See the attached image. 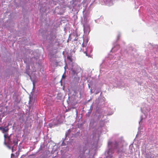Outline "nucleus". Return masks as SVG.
I'll return each instance as SVG.
<instances>
[{
    "label": "nucleus",
    "instance_id": "obj_1",
    "mask_svg": "<svg viewBox=\"0 0 158 158\" xmlns=\"http://www.w3.org/2000/svg\"><path fill=\"white\" fill-rule=\"evenodd\" d=\"M18 141V140L17 136H14L13 137V141L14 143V145L11 148V150L13 152L16 150Z\"/></svg>",
    "mask_w": 158,
    "mask_h": 158
},
{
    "label": "nucleus",
    "instance_id": "obj_2",
    "mask_svg": "<svg viewBox=\"0 0 158 158\" xmlns=\"http://www.w3.org/2000/svg\"><path fill=\"white\" fill-rule=\"evenodd\" d=\"M4 137L5 138L4 143L6 144V141H7L8 144H10V143L11 142L10 137H11V136H8V134H4Z\"/></svg>",
    "mask_w": 158,
    "mask_h": 158
},
{
    "label": "nucleus",
    "instance_id": "obj_3",
    "mask_svg": "<svg viewBox=\"0 0 158 158\" xmlns=\"http://www.w3.org/2000/svg\"><path fill=\"white\" fill-rule=\"evenodd\" d=\"M9 125H8L6 127H0V130L2 131V132L5 134H7V132L8 131H9V128H8Z\"/></svg>",
    "mask_w": 158,
    "mask_h": 158
},
{
    "label": "nucleus",
    "instance_id": "obj_4",
    "mask_svg": "<svg viewBox=\"0 0 158 158\" xmlns=\"http://www.w3.org/2000/svg\"><path fill=\"white\" fill-rule=\"evenodd\" d=\"M90 49V53L92 52V48L90 47L87 48V49L86 50V51L84 52V53H85L86 55V56H88V57L90 56V55L89 54L88 55V53L89 52V50Z\"/></svg>",
    "mask_w": 158,
    "mask_h": 158
},
{
    "label": "nucleus",
    "instance_id": "obj_5",
    "mask_svg": "<svg viewBox=\"0 0 158 158\" xmlns=\"http://www.w3.org/2000/svg\"><path fill=\"white\" fill-rule=\"evenodd\" d=\"M88 40H84L82 44V46L83 47H86L87 45L88 42Z\"/></svg>",
    "mask_w": 158,
    "mask_h": 158
},
{
    "label": "nucleus",
    "instance_id": "obj_6",
    "mask_svg": "<svg viewBox=\"0 0 158 158\" xmlns=\"http://www.w3.org/2000/svg\"><path fill=\"white\" fill-rule=\"evenodd\" d=\"M67 59L69 60L71 62H72L73 61L72 58V56H67Z\"/></svg>",
    "mask_w": 158,
    "mask_h": 158
},
{
    "label": "nucleus",
    "instance_id": "obj_7",
    "mask_svg": "<svg viewBox=\"0 0 158 158\" xmlns=\"http://www.w3.org/2000/svg\"><path fill=\"white\" fill-rule=\"evenodd\" d=\"M118 143L117 142H115V143H114V145L115 146V147L116 148H117L118 147Z\"/></svg>",
    "mask_w": 158,
    "mask_h": 158
},
{
    "label": "nucleus",
    "instance_id": "obj_8",
    "mask_svg": "<svg viewBox=\"0 0 158 158\" xmlns=\"http://www.w3.org/2000/svg\"><path fill=\"white\" fill-rule=\"evenodd\" d=\"M110 153L112 154L113 153V152H112V151L111 149H109L107 153L108 155H110Z\"/></svg>",
    "mask_w": 158,
    "mask_h": 158
},
{
    "label": "nucleus",
    "instance_id": "obj_9",
    "mask_svg": "<svg viewBox=\"0 0 158 158\" xmlns=\"http://www.w3.org/2000/svg\"><path fill=\"white\" fill-rule=\"evenodd\" d=\"M11 158H14L15 157V155L13 153L11 154Z\"/></svg>",
    "mask_w": 158,
    "mask_h": 158
},
{
    "label": "nucleus",
    "instance_id": "obj_10",
    "mask_svg": "<svg viewBox=\"0 0 158 158\" xmlns=\"http://www.w3.org/2000/svg\"><path fill=\"white\" fill-rule=\"evenodd\" d=\"M32 83L33 84V86H34L35 84V82L34 81H32Z\"/></svg>",
    "mask_w": 158,
    "mask_h": 158
},
{
    "label": "nucleus",
    "instance_id": "obj_11",
    "mask_svg": "<svg viewBox=\"0 0 158 158\" xmlns=\"http://www.w3.org/2000/svg\"><path fill=\"white\" fill-rule=\"evenodd\" d=\"M80 158H85V156L83 155L81 156H80Z\"/></svg>",
    "mask_w": 158,
    "mask_h": 158
},
{
    "label": "nucleus",
    "instance_id": "obj_12",
    "mask_svg": "<svg viewBox=\"0 0 158 158\" xmlns=\"http://www.w3.org/2000/svg\"><path fill=\"white\" fill-rule=\"evenodd\" d=\"M7 147H8V148L9 149H11V147H10V146L9 145H8L7 146Z\"/></svg>",
    "mask_w": 158,
    "mask_h": 158
},
{
    "label": "nucleus",
    "instance_id": "obj_13",
    "mask_svg": "<svg viewBox=\"0 0 158 158\" xmlns=\"http://www.w3.org/2000/svg\"><path fill=\"white\" fill-rule=\"evenodd\" d=\"M112 143V142L110 141V142H109L108 143V145H111Z\"/></svg>",
    "mask_w": 158,
    "mask_h": 158
},
{
    "label": "nucleus",
    "instance_id": "obj_14",
    "mask_svg": "<svg viewBox=\"0 0 158 158\" xmlns=\"http://www.w3.org/2000/svg\"><path fill=\"white\" fill-rule=\"evenodd\" d=\"M27 73V74H28V75L30 77H31V76H32V75H31H31H30V73Z\"/></svg>",
    "mask_w": 158,
    "mask_h": 158
},
{
    "label": "nucleus",
    "instance_id": "obj_15",
    "mask_svg": "<svg viewBox=\"0 0 158 158\" xmlns=\"http://www.w3.org/2000/svg\"><path fill=\"white\" fill-rule=\"evenodd\" d=\"M72 72L73 73H74V70H72Z\"/></svg>",
    "mask_w": 158,
    "mask_h": 158
},
{
    "label": "nucleus",
    "instance_id": "obj_16",
    "mask_svg": "<svg viewBox=\"0 0 158 158\" xmlns=\"http://www.w3.org/2000/svg\"><path fill=\"white\" fill-rule=\"evenodd\" d=\"M112 157V156H110V158H111Z\"/></svg>",
    "mask_w": 158,
    "mask_h": 158
}]
</instances>
